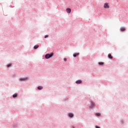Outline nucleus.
I'll list each match as a JSON object with an SVG mask.
<instances>
[{
	"mask_svg": "<svg viewBox=\"0 0 128 128\" xmlns=\"http://www.w3.org/2000/svg\"><path fill=\"white\" fill-rule=\"evenodd\" d=\"M96 115L97 116H100V113L97 112V113H96Z\"/></svg>",
	"mask_w": 128,
	"mask_h": 128,
	"instance_id": "obj_15",
	"label": "nucleus"
},
{
	"mask_svg": "<svg viewBox=\"0 0 128 128\" xmlns=\"http://www.w3.org/2000/svg\"><path fill=\"white\" fill-rule=\"evenodd\" d=\"M10 66H11L10 64H7V67H8V68H10Z\"/></svg>",
	"mask_w": 128,
	"mask_h": 128,
	"instance_id": "obj_17",
	"label": "nucleus"
},
{
	"mask_svg": "<svg viewBox=\"0 0 128 128\" xmlns=\"http://www.w3.org/2000/svg\"><path fill=\"white\" fill-rule=\"evenodd\" d=\"M120 32H124V30H126V28H124V27H121L120 28Z\"/></svg>",
	"mask_w": 128,
	"mask_h": 128,
	"instance_id": "obj_8",
	"label": "nucleus"
},
{
	"mask_svg": "<svg viewBox=\"0 0 128 128\" xmlns=\"http://www.w3.org/2000/svg\"><path fill=\"white\" fill-rule=\"evenodd\" d=\"M82 80H78L76 81V84H82Z\"/></svg>",
	"mask_w": 128,
	"mask_h": 128,
	"instance_id": "obj_6",
	"label": "nucleus"
},
{
	"mask_svg": "<svg viewBox=\"0 0 128 128\" xmlns=\"http://www.w3.org/2000/svg\"><path fill=\"white\" fill-rule=\"evenodd\" d=\"M54 56V53L47 54L45 55V58L46 60H48V58H50Z\"/></svg>",
	"mask_w": 128,
	"mask_h": 128,
	"instance_id": "obj_1",
	"label": "nucleus"
},
{
	"mask_svg": "<svg viewBox=\"0 0 128 128\" xmlns=\"http://www.w3.org/2000/svg\"><path fill=\"white\" fill-rule=\"evenodd\" d=\"M38 46H39L38 44L35 45V46H34V50H36V48H38Z\"/></svg>",
	"mask_w": 128,
	"mask_h": 128,
	"instance_id": "obj_13",
	"label": "nucleus"
},
{
	"mask_svg": "<svg viewBox=\"0 0 128 128\" xmlns=\"http://www.w3.org/2000/svg\"><path fill=\"white\" fill-rule=\"evenodd\" d=\"M78 56V53H74L73 54V56L74 58H76V56Z\"/></svg>",
	"mask_w": 128,
	"mask_h": 128,
	"instance_id": "obj_12",
	"label": "nucleus"
},
{
	"mask_svg": "<svg viewBox=\"0 0 128 128\" xmlns=\"http://www.w3.org/2000/svg\"><path fill=\"white\" fill-rule=\"evenodd\" d=\"M99 66H104V62H98Z\"/></svg>",
	"mask_w": 128,
	"mask_h": 128,
	"instance_id": "obj_14",
	"label": "nucleus"
},
{
	"mask_svg": "<svg viewBox=\"0 0 128 128\" xmlns=\"http://www.w3.org/2000/svg\"><path fill=\"white\" fill-rule=\"evenodd\" d=\"M48 38V35L46 34L44 36V38Z\"/></svg>",
	"mask_w": 128,
	"mask_h": 128,
	"instance_id": "obj_16",
	"label": "nucleus"
},
{
	"mask_svg": "<svg viewBox=\"0 0 128 128\" xmlns=\"http://www.w3.org/2000/svg\"><path fill=\"white\" fill-rule=\"evenodd\" d=\"M108 58H110V60H112V58H114V57H112V54H108Z\"/></svg>",
	"mask_w": 128,
	"mask_h": 128,
	"instance_id": "obj_7",
	"label": "nucleus"
},
{
	"mask_svg": "<svg viewBox=\"0 0 128 128\" xmlns=\"http://www.w3.org/2000/svg\"><path fill=\"white\" fill-rule=\"evenodd\" d=\"M12 98H18V94H16V93L12 95Z\"/></svg>",
	"mask_w": 128,
	"mask_h": 128,
	"instance_id": "obj_9",
	"label": "nucleus"
},
{
	"mask_svg": "<svg viewBox=\"0 0 128 128\" xmlns=\"http://www.w3.org/2000/svg\"><path fill=\"white\" fill-rule=\"evenodd\" d=\"M68 116L71 118H74V114L72 113H69Z\"/></svg>",
	"mask_w": 128,
	"mask_h": 128,
	"instance_id": "obj_10",
	"label": "nucleus"
},
{
	"mask_svg": "<svg viewBox=\"0 0 128 128\" xmlns=\"http://www.w3.org/2000/svg\"><path fill=\"white\" fill-rule=\"evenodd\" d=\"M66 12L68 14H70V12H72V10L70 8H67L66 9Z\"/></svg>",
	"mask_w": 128,
	"mask_h": 128,
	"instance_id": "obj_5",
	"label": "nucleus"
},
{
	"mask_svg": "<svg viewBox=\"0 0 128 128\" xmlns=\"http://www.w3.org/2000/svg\"><path fill=\"white\" fill-rule=\"evenodd\" d=\"M121 123L122 124H124V120H121Z\"/></svg>",
	"mask_w": 128,
	"mask_h": 128,
	"instance_id": "obj_18",
	"label": "nucleus"
},
{
	"mask_svg": "<svg viewBox=\"0 0 128 128\" xmlns=\"http://www.w3.org/2000/svg\"><path fill=\"white\" fill-rule=\"evenodd\" d=\"M43 88L42 86H38V90H42Z\"/></svg>",
	"mask_w": 128,
	"mask_h": 128,
	"instance_id": "obj_11",
	"label": "nucleus"
},
{
	"mask_svg": "<svg viewBox=\"0 0 128 128\" xmlns=\"http://www.w3.org/2000/svg\"><path fill=\"white\" fill-rule=\"evenodd\" d=\"M72 128H76L74 127V126H72Z\"/></svg>",
	"mask_w": 128,
	"mask_h": 128,
	"instance_id": "obj_20",
	"label": "nucleus"
},
{
	"mask_svg": "<svg viewBox=\"0 0 128 128\" xmlns=\"http://www.w3.org/2000/svg\"><path fill=\"white\" fill-rule=\"evenodd\" d=\"M90 106H89V108H94L96 106V104L94 103V101H92V100H90Z\"/></svg>",
	"mask_w": 128,
	"mask_h": 128,
	"instance_id": "obj_2",
	"label": "nucleus"
},
{
	"mask_svg": "<svg viewBox=\"0 0 128 128\" xmlns=\"http://www.w3.org/2000/svg\"><path fill=\"white\" fill-rule=\"evenodd\" d=\"M64 62H66V58H64Z\"/></svg>",
	"mask_w": 128,
	"mask_h": 128,
	"instance_id": "obj_19",
	"label": "nucleus"
},
{
	"mask_svg": "<svg viewBox=\"0 0 128 128\" xmlns=\"http://www.w3.org/2000/svg\"><path fill=\"white\" fill-rule=\"evenodd\" d=\"M104 8H110V6L108 5V4L105 3L104 5Z\"/></svg>",
	"mask_w": 128,
	"mask_h": 128,
	"instance_id": "obj_4",
	"label": "nucleus"
},
{
	"mask_svg": "<svg viewBox=\"0 0 128 128\" xmlns=\"http://www.w3.org/2000/svg\"><path fill=\"white\" fill-rule=\"evenodd\" d=\"M18 80L19 82H26L28 80V77L20 78Z\"/></svg>",
	"mask_w": 128,
	"mask_h": 128,
	"instance_id": "obj_3",
	"label": "nucleus"
}]
</instances>
